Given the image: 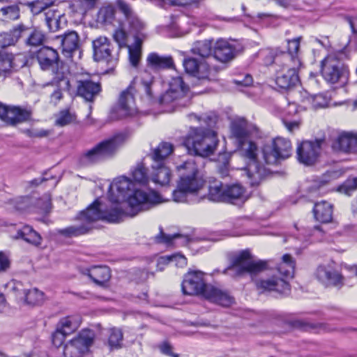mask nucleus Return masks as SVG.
Returning a JSON list of instances; mask_svg holds the SVG:
<instances>
[{
  "label": "nucleus",
  "mask_w": 357,
  "mask_h": 357,
  "mask_svg": "<svg viewBox=\"0 0 357 357\" xmlns=\"http://www.w3.org/2000/svg\"><path fill=\"white\" fill-rule=\"evenodd\" d=\"M133 185L126 176L115 178L109 188L108 197L112 203L109 209H102L100 201L96 199L77 215V219L84 222L82 224L59 229L57 233L66 238L77 237L87 234L91 229L90 225L95 221L119 222L124 216L134 217L139 211L160 202V195L153 190L137 189L130 194Z\"/></svg>",
  "instance_id": "nucleus-1"
},
{
  "label": "nucleus",
  "mask_w": 357,
  "mask_h": 357,
  "mask_svg": "<svg viewBox=\"0 0 357 357\" xmlns=\"http://www.w3.org/2000/svg\"><path fill=\"white\" fill-rule=\"evenodd\" d=\"M146 68L139 77H135L128 88L123 91L119 100L120 109L124 115H131L135 110L134 91L142 98L151 100L153 98V86L154 77L149 73L162 70L174 69L175 64L171 55H160L157 52H151L146 57Z\"/></svg>",
  "instance_id": "nucleus-2"
},
{
  "label": "nucleus",
  "mask_w": 357,
  "mask_h": 357,
  "mask_svg": "<svg viewBox=\"0 0 357 357\" xmlns=\"http://www.w3.org/2000/svg\"><path fill=\"white\" fill-rule=\"evenodd\" d=\"M181 289L185 295H198L211 302L222 306H229L233 303V298L227 292L207 284L204 273L200 271H188L183 278Z\"/></svg>",
  "instance_id": "nucleus-3"
},
{
  "label": "nucleus",
  "mask_w": 357,
  "mask_h": 357,
  "mask_svg": "<svg viewBox=\"0 0 357 357\" xmlns=\"http://www.w3.org/2000/svg\"><path fill=\"white\" fill-rule=\"evenodd\" d=\"M176 168L180 176L176 188L172 192V199L176 202H185L189 194H196L203 188L205 181L199 176L194 159L187 160Z\"/></svg>",
  "instance_id": "nucleus-4"
},
{
  "label": "nucleus",
  "mask_w": 357,
  "mask_h": 357,
  "mask_svg": "<svg viewBox=\"0 0 357 357\" xmlns=\"http://www.w3.org/2000/svg\"><path fill=\"white\" fill-rule=\"evenodd\" d=\"M36 59L40 69L51 71L54 75V80L64 89L69 87V79L67 75L68 69L61 59L58 51L50 46H43L36 53Z\"/></svg>",
  "instance_id": "nucleus-5"
},
{
  "label": "nucleus",
  "mask_w": 357,
  "mask_h": 357,
  "mask_svg": "<svg viewBox=\"0 0 357 357\" xmlns=\"http://www.w3.org/2000/svg\"><path fill=\"white\" fill-rule=\"evenodd\" d=\"M218 144L216 132L209 128H191L183 141L188 152L207 157L213 154Z\"/></svg>",
  "instance_id": "nucleus-6"
},
{
  "label": "nucleus",
  "mask_w": 357,
  "mask_h": 357,
  "mask_svg": "<svg viewBox=\"0 0 357 357\" xmlns=\"http://www.w3.org/2000/svg\"><path fill=\"white\" fill-rule=\"evenodd\" d=\"M168 85V89L159 99V103L164 112H176L191 104L188 95L189 86L184 82L181 76L172 77Z\"/></svg>",
  "instance_id": "nucleus-7"
},
{
  "label": "nucleus",
  "mask_w": 357,
  "mask_h": 357,
  "mask_svg": "<svg viewBox=\"0 0 357 357\" xmlns=\"http://www.w3.org/2000/svg\"><path fill=\"white\" fill-rule=\"evenodd\" d=\"M174 146L162 142L152 149L149 156L152 160L151 179L160 185H165L170 181L171 170L169 167V156L173 153Z\"/></svg>",
  "instance_id": "nucleus-8"
},
{
  "label": "nucleus",
  "mask_w": 357,
  "mask_h": 357,
  "mask_svg": "<svg viewBox=\"0 0 357 357\" xmlns=\"http://www.w3.org/2000/svg\"><path fill=\"white\" fill-rule=\"evenodd\" d=\"M251 258L248 250H242L231 259V264L224 270L223 273L231 277H241L245 273L253 276L266 269V261H254Z\"/></svg>",
  "instance_id": "nucleus-9"
},
{
  "label": "nucleus",
  "mask_w": 357,
  "mask_h": 357,
  "mask_svg": "<svg viewBox=\"0 0 357 357\" xmlns=\"http://www.w3.org/2000/svg\"><path fill=\"white\" fill-rule=\"evenodd\" d=\"M245 158L250 161L245 168L246 174L251 185H259L264 178L271 174V171L261 165L257 160L258 146L251 139L242 144H238Z\"/></svg>",
  "instance_id": "nucleus-10"
},
{
  "label": "nucleus",
  "mask_w": 357,
  "mask_h": 357,
  "mask_svg": "<svg viewBox=\"0 0 357 357\" xmlns=\"http://www.w3.org/2000/svg\"><path fill=\"white\" fill-rule=\"evenodd\" d=\"M342 53L328 55L321 62V73L329 84H344L349 79L348 66L341 60Z\"/></svg>",
  "instance_id": "nucleus-11"
},
{
  "label": "nucleus",
  "mask_w": 357,
  "mask_h": 357,
  "mask_svg": "<svg viewBox=\"0 0 357 357\" xmlns=\"http://www.w3.org/2000/svg\"><path fill=\"white\" fill-rule=\"evenodd\" d=\"M127 135L124 133H119L112 138L102 141L87 151L82 157V160L86 165L93 164L112 157L116 149L123 144Z\"/></svg>",
  "instance_id": "nucleus-12"
},
{
  "label": "nucleus",
  "mask_w": 357,
  "mask_h": 357,
  "mask_svg": "<svg viewBox=\"0 0 357 357\" xmlns=\"http://www.w3.org/2000/svg\"><path fill=\"white\" fill-rule=\"evenodd\" d=\"M291 143L290 140L277 137L272 140L271 144H266L262 149L263 158L268 165H275L281 160L288 158L291 154Z\"/></svg>",
  "instance_id": "nucleus-13"
},
{
  "label": "nucleus",
  "mask_w": 357,
  "mask_h": 357,
  "mask_svg": "<svg viewBox=\"0 0 357 357\" xmlns=\"http://www.w3.org/2000/svg\"><path fill=\"white\" fill-rule=\"evenodd\" d=\"M93 56L96 61H105L112 70L119 61V52L110 40L105 36H99L93 40Z\"/></svg>",
  "instance_id": "nucleus-14"
},
{
  "label": "nucleus",
  "mask_w": 357,
  "mask_h": 357,
  "mask_svg": "<svg viewBox=\"0 0 357 357\" xmlns=\"http://www.w3.org/2000/svg\"><path fill=\"white\" fill-rule=\"evenodd\" d=\"M94 333L89 329L82 330L63 347L64 357H83L93 342Z\"/></svg>",
  "instance_id": "nucleus-15"
},
{
  "label": "nucleus",
  "mask_w": 357,
  "mask_h": 357,
  "mask_svg": "<svg viewBox=\"0 0 357 357\" xmlns=\"http://www.w3.org/2000/svg\"><path fill=\"white\" fill-rule=\"evenodd\" d=\"M32 114L31 107L7 105L0 102V119L8 126H15L29 121Z\"/></svg>",
  "instance_id": "nucleus-16"
},
{
  "label": "nucleus",
  "mask_w": 357,
  "mask_h": 357,
  "mask_svg": "<svg viewBox=\"0 0 357 357\" xmlns=\"http://www.w3.org/2000/svg\"><path fill=\"white\" fill-rule=\"evenodd\" d=\"M325 144L324 137L316 139L314 141H303L298 144L296 149L298 162L306 166L314 165L319 157L321 147Z\"/></svg>",
  "instance_id": "nucleus-17"
},
{
  "label": "nucleus",
  "mask_w": 357,
  "mask_h": 357,
  "mask_svg": "<svg viewBox=\"0 0 357 357\" xmlns=\"http://www.w3.org/2000/svg\"><path fill=\"white\" fill-rule=\"evenodd\" d=\"M254 282L259 294L275 293L280 296H287L291 291L289 283L284 278L276 275L255 280Z\"/></svg>",
  "instance_id": "nucleus-18"
},
{
  "label": "nucleus",
  "mask_w": 357,
  "mask_h": 357,
  "mask_svg": "<svg viewBox=\"0 0 357 357\" xmlns=\"http://www.w3.org/2000/svg\"><path fill=\"white\" fill-rule=\"evenodd\" d=\"M230 128L231 135L238 144H242L252 138L261 137L259 129L244 118H237L232 121Z\"/></svg>",
  "instance_id": "nucleus-19"
},
{
  "label": "nucleus",
  "mask_w": 357,
  "mask_h": 357,
  "mask_svg": "<svg viewBox=\"0 0 357 357\" xmlns=\"http://www.w3.org/2000/svg\"><path fill=\"white\" fill-rule=\"evenodd\" d=\"M319 282L326 287L340 288L344 285V277L332 264L320 265L315 272Z\"/></svg>",
  "instance_id": "nucleus-20"
},
{
  "label": "nucleus",
  "mask_w": 357,
  "mask_h": 357,
  "mask_svg": "<svg viewBox=\"0 0 357 357\" xmlns=\"http://www.w3.org/2000/svg\"><path fill=\"white\" fill-rule=\"evenodd\" d=\"M301 39V37H297L292 40H287L288 52L287 53L282 52L280 56L278 55L277 53L272 50H266L265 52L266 56V59L265 60L266 64L275 63V65L278 66H279V63L282 61H287L290 58L293 61L296 59L297 54L300 48Z\"/></svg>",
  "instance_id": "nucleus-21"
},
{
  "label": "nucleus",
  "mask_w": 357,
  "mask_h": 357,
  "mask_svg": "<svg viewBox=\"0 0 357 357\" xmlns=\"http://www.w3.org/2000/svg\"><path fill=\"white\" fill-rule=\"evenodd\" d=\"M275 83L282 89L288 90L299 82L297 71L282 63L280 68H276Z\"/></svg>",
  "instance_id": "nucleus-22"
},
{
  "label": "nucleus",
  "mask_w": 357,
  "mask_h": 357,
  "mask_svg": "<svg viewBox=\"0 0 357 357\" xmlns=\"http://www.w3.org/2000/svg\"><path fill=\"white\" fill-rule=\"evenodd\" d=\"M236 56V50L234 45L226 40L218 39L213 44V56L216 61L226 63L232 61Z\"/></svg>",
  "instance_id": "nucleus-23"
},
{
  "label": "nucleus",
  "mask_w": 357,
  "mask_h": 357,
  "mask_svg": "<svg viewBox=\"0 0 357 357\" xmlns=\"http://www.w3.org/2000/svg\"><path fill=\"white\" fill-rule=\"evenodd\" d=\"M335 152L357 153V134L343 132L340 134L331 145Z\"/></svg>",
  "instance_id": "nucleus-24"
},
{
  "label": "nucleus",
  "mask_w": 357,
  "mask_h": 357,
  "mask_svg": "<svg viewBox=\"0 0 357 357\" xmlns=\"http://www.w3.org/2000/svg\"><path fill=\"white\" fill-rule=\"evenodd\" d=\"M56 38L61 39L62 52L66 57L72 58L73 54L79 50V36L75 31H66Z\"/></svg>",
  "instance_id": "nucleus-25"
},
{
  "label": "nucleus",
  "mask_w": 357,
  "mask_h": 357,
  "mask_svg": "<svg viewBox=\"0 0 357 357\" xmlns=\"http://www.w3.org/2000/svg\"><path fill=\"white\" fill-rule=\"evenodd\" d=\"M101 91V85L91 79L77 81L76 95L83 98L86 101L93 102Z\"/></svg>",
  "instance_id": "nucleus-26"
},
{
  "label": "nucleus",
  "mask_w": 357,
  "mask_h": 357,
  "mask_svg": "<svg viewBox=\"0 0 357 357\" xmlns=\"http://www.w3.org/2000/svg\"><path fill=\"white\" fill-rule=\"evenodd\" d=\"M10 237L13 240H23L36 247L41 245L43 240L40 234L29 225H24L18 228L15 232L10 234Z\"/></svg>",
  "instance_id": "nucleus-27"
},
{
  "label": "nucleus",
  "mask_w": 357,
  "mask_h": 357,
  "mask_svg": "<svg viewBox=\"0 0 357 357\" xmlns=\"http://www.w3.org/2000/svg\"><path fill=\"white\" fill-rule=\"evenodd\" d=\"M183 65L187 73L199 79L208 78L209 66L205 63L199 62L195 58L188 57L183 60Z\"/></svg>",
  "instance_id": "nucleus-28"
},
{
  "label": "nucleus",
  "mask_w": 357,
  "mask_h": 357,
  "mask_svg": "<svg viewBox=\"0 0 357 357\" xmlns=\"http://www.w3.org/2000/svg\"><path fill=\"white\" fill-rule=\"evenodd\" d=\"M28 30L27 26L19 24L9 32L0 33V47L5 49L6 47L14 45L23 36V33Z\"/></svg>",
  "instance_id": "nucleus-29"
},
{
  "label": "nucleus",
  "mask_w": 357,
  "mask_h": 357,
  "mask_svg": "<svg viewBox=\"0 0 357 357\" xmlns=\"http://www.w3.org/2000/svg\"><path fill=\"white\" fill-rule=\"evenodd\" d=\"M333 204L326 201L315 203L313 208L314 218L321 223L331 222L333 220Z\"/></svg>",
  "instance_id": "nucleus-30"
},
{
  "label": "nucleus",
  "mask_w": 357,
  "mask_h": 357,
  "mask_svg": "<svg viewBox=\"0 0 357 357\" xmlns=\"http://www.w3.org/2000/svg\"><path fill=\"white\" fill-rule=\"evenodd\" d=\"M245 189L240 183L225 185L224 202L236 204L238 202H244Z\"/></svg>",
  "instance_id": "nucleus-31"
},
{
  "label": "nucleus",
  "mask_w": 357,
  "mask_h": 357,
  "mask_svg": "<svg viewBox=\"0 0 357 357\" xmlns=\"http://www.w3.org/2000/svg\"><path fill=\"white\" fill-rule=\"evenodd\" d=\"M88 276L98 286H104L111 278L110 269L106 266H93L88 270Z\"/></svg>",
  "instance_id": "nucleus-32"
},
{
  "label": "nucleus",
  "mask_w": 357,
  "mask_h": 357,
  "mask_svg": "<svg viewBox=\"0 0 357 357\" xmlns=\"http://www.w3.org/2000/svg\"><path fill=\"white\" fill-rule=\"evenodd\" d=\"M225 185L220 181L210 182L208 192L206 197L208 200L215 202H224Z\"/></svg>",
  "instance_id": "nucleus-33"
},
{
  "label": "nucleus",
  "mask_w": 357,
  "mask_h": 357,
  "mask_svg": "<svg viewBox=\"0 0 357 357\" xmlns=\"http://www.w3.org/2000/svg\"><path fill=\"white\" fill-rule=\"evenodd\" d=\"M212 40H199L194 43L191 52L194 54L199 55L203 59L209 58L213 56Z\"/></svg>",
  "instance_id": "nucleus-34"
},
{
  "label": "nucleus",
  "mask_w": 357,
  "mask_h": 357,
  "mask_svg": "<svg viewBox=\"0 0 357 357\" xmlns=\"http://www.w3.org/2000/svg\"><path fill=\"white\" fill-rule=\"evenodd\" d=\"M295 261L289 254H285L282 257V261L277 267L278 272L287 278H292L294 273Z\"/></svg>",
  "instance_id": "nucleus-35"
},
{
  "label": "nucleus",
  "mask_w": 357,
  "mask_h": 357,
  "mask_svg": "<svg viewBox=\"0 0 357 357\" xmlns=\"http://www.w3.org/2000/svg\"><path fill=\"white\" fill-rule=\"evenodd\" d=\"M44 294L37 288L27 289L22 302L31 306L41 305L44 301Z\"/></svg>",
  "instance_id": "nucleus-36"
},
{
  "label": "nucleus",
  "mask_w": 357,
  "mask_h": 357,
  "mask_svg": "<svg viewBox=\"0 0 357 357\" xmlns=\"http://www.w3.org/2000/svg\"><path fill=\"white\" fill-rule=\"evenodd\" d=\"M28 31L23 33V35L26 33L29 35L25 41L26 44L33 47L42 45L45 38L44 33L40 30L35 28L31 29L28 27Z\"/></svg>",
  "instance_id": "nucleus-37"
},
{
  "label": "nucleus",
  "mask_w": 357,
  "mask_h": 357,
  "mask_svg": "<svg viewBox=\"0 0 357 357\" xmlns=\"http://www.w3.org/2000/svg\"><path fill=\"white\" fill-rule=\"evenodd\" d=\"M14 55L6 49L0 50V76L8 72L13 67Z\"/></svg>",
  "instance_id": "nucleus-38"
},
{
  "label": "nucleus",
  "mask_w": 357,
  "mask_h": 357,
  "mask_svg": "<svg viewBox=\"0 0 357 357\" xmlns=\"http://www.w3.org/2000/svg\"><path fill=\"white\" fill-rule=\"evenodd\" d=\"M123 332L121 329L112 328L109 330L108 344L111 349H118L122 347Z\"/></svg>",
  "instance_id": "nucleus-39"
},
{
  "label": "nucleus",
  "mask_w": 357,
  "mask_h": 357,
  "mask_svg": "<svg viewBox=\"0 0 357 357\" xmlns=\"http://www.w3.org/2000/svg\"><path fill=\"white\" fill-rule=\"evenodd\" d=\"M230 157V153L226 152L220 153L218 155L217 169L222 178L229 175Z\"/></svg>",
  "instance_id": "nucleus-40"
},
{
  "label": "nucleus",
  "mask_w": 357,
  "mask_h": 357,
  "mask_svg": "<svg viewBox=\"0 0 357 357\" xmlns=\"http://www.w3.org/2000/svg\"><path fill=\"white\" fill-rule=\"evenodd\" d=\"M7 287L13 293L16 299L22 302L27 291V288L24 287V284L22 282L12 280L8 283Z\"/></svg>",
  "instance_id": "nucleus-41"
},
{
  "label": "nucleus",
  "mask_w": 357,
  "mask_h": 357,
  "mask_svg": "<svg viewBox=\"0 0 357 357\" xmlns=\"http://www.w3.org/2000/svg\"><path fill=\"white\" fill-rule=\"evenodd\" d=\"M133 180L140 184H146L149 181L147 169L142 164H137L131 172Z\"/></svg>",
  "instance_id": "nucleus-42"
},
{
  "label": "nucleus",
  "mask_w": 357,
  "mask_h": 357,
  "mask_svg": "<svg viewBox=\"0 0 357 357\" xmlns=\"http://www.w3.org/2000/svg\"><path fill=\"white\" fill-rule=\"evenodd\" d=\"M54 1L55 0H35L27 3V6L33 15H38L52 6Z\"/></svg>",
  "instance_id": "nucleus-43"
},
{
  "label": "nucleus",
  "mask_w": 357,
  "mask_h": 357,
  "mask_svg": "<svg viewBox=\"0 0 357 357\" xmlns=\"http://www.w3.org/2000/svg\"><path fill=\"white\" fill-rule=\"evenodd\" d=\"M178 238H183L184 242H188L189 238L186 236H183L179 234H174L173 235H168L163 232L162 229L160 228V233L155 236V242L157 243H165L166 245H170L173 241Z\"/></svg>",
  "instance_id": "nucleus-44"
},
{
  "label": "nucleus",
  "mask_w": 357,
  "mask_h": 357,
  "mask_svg": "<svg viewBox=\"0 0 357 357\" xmlns=\"http://www.w3.org/2000/svg\"><path fill=\"white\" fill-rule=\"evenodd\" d=\"M98 19L104 23H112L115 17V8L112 5L103 6L98 12Z\"/></svg>",
  "instance_id": "nucleus-45"
},
{
  "label": "nucleus",
  "mask_w": 357,
  "mask_h": 357,
  "mask_svg": "<svg viewBox=\"0 0 357 357\" xmlns=\"http://www.w3.org/2000/svg\"><path fill=\"white\" fill-rule=\"evenodd\" d=\"M2 15L10 20H17L20 17V10L17 4L3 7L0 9Z\"/></svg>",
  "instance_id": "nucleus-46"
},
{
  "label": "nucleus",
  "mask_w": 357,
  "mask_h": 357,
  "mask_svg": "<svg viewBox=\"0 0 357 357\" xmlns=\"http://www.w3.org/2000/svg\"><path fill=\"white\" fill-rule=\"evenodd\" d=\"M60 15L48 12L45 13V24L50 31L56 32L60 29Z\"/></svg>",
  "instance_id": "nucleus-47"
},
{
  "label": "nucleus",
  "mask_w": 357,
  "mask_h": 357,
  "mask_svg": "<svg viewBox=\"0 0 357 357\" xmlns=\"http://www.w3.org/2000/svg\"><path fill=\"white\" fill-rule=\"evenodd\" d=\"M356 189L357 177L349 178L338 188L340 192H343L347 195H350L351 192Z\"/></svg>",
  "instance_id": "nucleus-48"
},
{
  "label": "nucleus",
  "mask_w": 357,
  "mask_h": 357,
  "mask_svg": "<svg viewBox=\"0 0 357 357\" xmlns=\"http://www.w3.org/2000/svg\"><path fill=\"white\" fill-rule=\"evenodd\" d=\"M127 37L128 34L123 29H117L114 31L113 38L118 44L117 52H119L122 47L126 46Z\"/></svg>",
  "instance_id": "nucleus-49"
},
{
  "label": "nucleus",
  "mask_w": 357,
  "mask_h": 357,
  "mask_svg": "<svg viewBox=\"0 0 357 357\" xmlns=\"http://www.w3.org/2000/svg\"><path fill=\"white\" fill-rule=\"evenodd\" d=\"M56 328L68 335L75 330V326L73 324L69 317H65L60 320Z\"/></svg>",
  "instance_id": "nucleus-50"
},
{
  "label": "nucleus",
  "mask_w": 357,
  "mask_h": 357,
  "mask_svg": "<svg viewBox=\"0 0 357 357\" xmlns=\"http://www.w3.org/2000/svg\"><path fill=\"white\" fill-rule=\"evenodd\" d=\"M116 6L120 12L123 14L126 20L136 15L131 6L123 0H118L116 1Z\"/></svg>",
  "instance_id": "nucleus-51"
},
{
  "label": "nucleus",
  "mask_w": 357,
  "mask_h": 357,
  "mask_svg": "<svg viewBox=\"0 0 357 357\" xmlns=\"http://www.w3.org/2000/svg\"><path fill=\"white\" fill-rule=\"evenodd\" d=\"M13 204L16 211L24 212L29 208L31 200L27 197H19L13 201Z\"/></svg>",
  "instance_id": "nucleus-52"
},
{
  "label": "nucleus",
  "mask_w": 357,
  "mask_h": 357,
  "mask_svg": "<svg viewBox=\"0 0 357 357\" xmlns=\"http://www.w3.org/2000/svg\"><path fill=\"white\" fill-rule=\"evenodd\" d=\"M73 121V116L68 110L61 111L56 120V125L65 126Z\"/></svg>",
  "instance_id": "nucleus-53"
},
{
  "label": "nucleus",
  "mask_w": 357,
  "mask_h": 357,
  "mask_svg": "<svg viewBox=\"0 0 357 357\" xmlns=\"http://www.w3.org/2000/svg\"><path fill=\"white\" fill-rule=\"evenodd\" d=\"M174 261L176 262V264H178L180 266H184L187 264L186 258L181 255H174L165 257H160L159 259L160 264H167Z\"/></svg>",
  "instance_id": "nucleus-54"
},
{
  "label": "nucleus",
  "mask_w": 357,
  "mask_h": 357,
  "mask_svg": "<svg viewBox=\"0 0 357 357\" xmlns=\"http://www.w3.org/2000/svg\"><path fill=\"white\" fill-rule=\"evenodd\" d=\"M131 29L136 33H144L145 24L135 15L127 20Z\"/></svg>",
  "instance_id": "nucleus-55"
},
{
  "label": "nucleus",
  "mask_w": 357,
  "mask_h": 357,
  "mask_svg": "<svg viewBox=\"0 0 357 357\" xmlns=\"http://www.w3.org/2000/svg\"><path fill=\"white\" fill-rule=\"evenodd\" d=\"M52 84L56 85L57 86V89L55 90L52 93V96H51L52 99L55 100L56 102L59 101L60 100L62 99V98H63L62 91H67L70 94L71 93V92H70L71 91V85H70V81H69V87L68 89H64L61 88L59 86V83L54 80V77H53V79L52 80Z\"/></svg>",
  "instance_id": "nucleus-56"
},
{
  "label": "nucleus",
  "mask_w": 357,
  "mask_h": 357,
  "mask_svg": "<svg viewBox=\"0 0 357 357\" xmlns=\"http://www.w3.org/2000/svg\"><path fill=\"white\" fill-rule=\"evenodd\" d=\"M311 104L314 109L322 108L327 106V102L321 94H317L310 98Z\"/></svg>",
  "instance_id": "nucleus-57"
},
{
  "label": "nucleus",
  "mask_w": 357,
  "mask_h": 357,
  "mask_svg": "<svg viewBox=\"0 0 357 357\" xmlns=\"http://www.w3.org/2000/svg\"><path fill=\"white\" fill-rule=\"evenodd\" d=\"M67 335L63 333L61 330L56 328L54 333L52 335V344L59 347L63 343V341Z\"/></svg>",
  "instance_id": "nucleus-58"
},
{
  "label": "nucleus",
  "mask_w": 357,
  "mask_h": 357,
  "mask_svg": "<svg viewBox=\"0 0 357 357\" xmlns=\"http://www.w3.org/2000/svg\"><path fill=\"white\" fill-rule=\"evenodd\" d=\"M10 266V261L8 256L3 252H0V273L6 272Z\"/></svg>",
  "instance_id": "nucleus-59"
},
{
  "label": "nucleus",
  "mask_w": 357,
  "mask_h": 357,
  "mask_svg": "<svg viewBox=\"0 0 357 357\" xmlns=\"http://www.w3.org/2000/svg\"><path fill=\"white\" fill-rule=\"evenodd\" d=\"M140 50L135 48L134 50L130 48L129 49V59L130 63L133 66H137L139 63L140 59Z\"/></svg>",
  "instance_id": "nucleus-60"
},
{
  "label": "nucleus",
  "mask_w": 357,
  "mask_h": 357,
  "mask_svg": "<svg viewBox=\"0 0 357 357\" xmlns=\"http://www.w3.org/2000/svg\"><path fill=\"white\" fill-rule=\"evenodd\" d=\"M23 132L31 138H41L47 136L49 134L48 131L45 130H35L31 129H26L23 131Z\"/></svg>",
  "instance_id": "nucleus-61"
},
{
  "label": "nucleus",
  "mask_w": 357,
  "mask_h": 357,
  "mask_svg": "<svg viewBox=\"0 0 357 357\" xmlns=\"http://www.w3.org/2000/svg\"><path fill=\"white\" fill-rule=\"evenodd\" d=\"M234 82L237 86H251L253 82L252 77L247 74L244 76L243 79H236L234 80Z\"/></svg>",
  "instance_id": "nucleus-62"
},
{
  "label": "nucleus",
  "mask_w": 357,
  "mask_h": 357,
  "mask_svg": "<svg viewBox=\"0 0 357 357\" xmlns=\"http://www.w3.org/2000/svg\"><path fill=\"white\" fill-rule=\"evenodd\" d=\"M160 349L163 354L171 357H178V354L172 352V346L167 342L162 343Z\"/></svg>",
  "instance_id": "nucleus-63"
},
{
  "label": "nucleus",
  "mask_w": 357,
  "mask_h": 357,
  "mask_svg": "<svg viewBox=\"0 0 357 357\" xmlns=\"http://www.w3.org/2000/svg\"><path fill=\"white\" fill-rule=\"evenodd\" d=\"M345 19L349 24L353 34L357 33V15L346 16Z\"/></svg>",
  "instance_id": "nucleus-64"
}]
</instances>
